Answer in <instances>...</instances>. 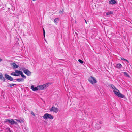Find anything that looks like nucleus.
<instances>
[{
  "label": "nucleus",
  "mask_w": 132,
  "mask_h": 132,
  "mask_svg": "<svg viewBox=\"0 0 132 132\" xmlns=\"http://www.w3.org/2000/svg\"><path fill=\"white\" fill-rule=\"evenodd\" d=\"M111 86L112 88L114 90H116L118 91L117 92L115 90L113 91V92L119 98H124L125 97V95L122 94L120 93L119 92V90L117 89L116 87L113 85L111 84Z\"/></svg>",
  "instance_id": "1"
},
{
  "label": "nucleus",
  "mask_w": 132,
  "mask_h": 132,
  "mask_svg": "<svg viewBox=\"0 0 132 132\" xmlns=\"http://www.w3.org/2000/svg\"><path fill=\"white\" fill-rule=\"evenodd\" d=\"M43 118L45 119H53V116L50 114L48 113L45 114L43 116Z\"/></svg>",
  "instance_id": "2"
},
{
  "label": "nucleus",
  "mask_w": 132,
  "mask_h": 132,
  "mask_svg": "<svg viewBox=\"0 0 132 132\" xmlns=\"http://www.w3.org/2000/svg\"><path fill=\"white\" fill-rule=\"evenodd\" d=\"M89 81L92 84H94L97 82L96 79L93 77L91 76L88 79Z\"/></svg>",
  "instance_id": "3"
},
{
  "label": "nucleus",
  "mask_w": 132,
  "mask_h": 132,
  "mask_svg": "<svg viewBox=\"0 0 132 132\" xmlns=\"http://www.w3.org/2000/svg\"><path fill=\"white\" fill-rule=\"evenodd\" d=\"M21 70L23 71L24 73L28 76H30L31 74V73L30 71L27 69H26L24 68H22Z\"/></svg>",
  "instance_id": "4"
},
{
  "label": "nucleus",
  "mask_w": 132,
  "mask_h": 132,
  "mask_svg": "<svg viewBox=\"0 0 132 132\" xmlns=\"http://www.w3.org/2000/svg\"><path fill=\"white\" fill-rule=\"evenodd\" d=\"M50 110L51 112H53L55 113H57L58 111V109L57 108L54 107H52L50 109Z\"/></svg>",
  "instance_id": "5"
},
{
  "label": "nucleus",
  "mask_w": 132,
  "mask_h": 132,
  "mask_svg": "<svg viewBox=\"0 0 132 132\" xmlns=\"http://www.w3.org/2000/svg\"><path fill=\"white\" fill-rule=\"evenodd\" d=\"M47 85L44 84L42 85H40L38 86L39 89L40 90H43L46 88Z\"/></svg>",
  "instance_id": "6"
},
{
  "label": "nucleus",
  "mask_w": 132,
  "mask_h": 132,
  "mask_svg": "<svg viewBox=\"0 0 132 132\" xmlns=\"http://www.w3.org/2000/svg\"><path fill=\"white\" fill-rule=\"evenodd\" d=\"M9 123L12 125L17 124V122L14 121L13 119H11V120H10Z\"/></svg>",
  "instance_id": "7"
},
{
  "label": "nucleus",
  "mask_w": 132,
  "mask_h": 132,
  "mask_svg": "<svg viewBox=\"0 0 132 132\" xmlns=\"http://www.w3.org/2000/svg\"><path fill=\"white\" fill-rule=\"evenodd\" d=\"M0 79L5 81V79L3 75L1 73H0Z\"/></svg>",
  "instance_id": "8"
},
{
  "label": "nucleus",
  "mask_w": 132,
  "mask_h": 132,
  "mask_svg": "<svg viewBox=\"0 0 132 132\" xmlns=\"http://www.w3.org/2000/svg\"><path fill=\"white\" fill-rule=\"evenodd\" d=\"M21 71L19 70H15V73L17 75H16L15 76H19L20 73Z\"/></svg>",
  "instance_id": "9"
},
{
  "label": "nucleus",
  "mask_w": 132,
  "mask_h": 132,
  "mask_svg": "<svg viewBox=\"0 0 132 132\" xmlns=\"http://www.w3.org/2000/svg\"><path fill=\"white\" fill-rule=\"evenodd\" d=\"M116 2L115 0H111L109 2V4H115L116 3Z\"/></svg>",
  "instance_id": "10"
},
{
  "label": "nucleus",
  "mask_w": 132,
  "mask_h": 132,
  "mask_svg": "<svg viewBox=\"0 0 132 132\" xmlns=\"http://www.w3.org/2000/svg\"><path fill=\"white\" fill-rule=\"evenodd\" d=\"M31 89L34 91H35L37 90L38 89L36 87H34V86L33 85H32L31 86Z\"/></svg>",
  "instance_id": "11"
},
{
  "label": "nucleus",
  "mask_w": 132,
  "mask_h": 132,
  "mask_svg": "<svg viewBox=\"0 0 132 132\" xmlns=\"http://www.w3.org/2000/svg\"><path fill=\"white\" fill-rule=\"evenodd\" d=\"M12 65L13 66L14 68H17L18 67V66L17 65L16 63H13L12 64Z\"/></svg>",
  "instance_id": "12"
},
{
  "label": "nucleus",
  "mask_w": 132,
  "mask_h": 132,
  "mask_svg": "<svg viewBox=\"0 0 132 132\" xmlns=\"http://www.w3.org/2000/svg\"><path fill=\"white\" fill-rule=\"evenodd\" d=\"M122 66V65L120 64H118L116 65L115 67L118 68H120Z\"/></svg>",
  "instance_id": "13"
},
{
  "label": "nucleus",
  "mask_w": 132,
  "mask_h": 132,
  "mask_svg": "<svg viewBox=\"0 0 132 132\" xmlns=\"http://www.w3.org/2000/svg\"><path fill=\"white\" fill-rule=\"evenodd\" d=\"M16 80L17 81L20 82L23 81L24 80L23 78H19L16 79Z\"/></svg>",
  "instance_id": "14"
},
{
  "label": "nucleus",
  "mask_w": 132,
  "mask_h": 132,
  "mask_svg": "<svg viewBox=\"0 0 132 132\" xmlns=\"http://www.w3.org/2000/svg\"><path fill=\"white\" fill-rule=\"evenodd\" d=\"M20 75H21V76L22 77H23V78H25V79L26 78V77L23 75V73L22 71H21Z\"/></svg>",
  "instance_id": "15"
},
{
  "label": "nucleus",
  "mask_w": 132,
  "mask_h": 132,
  "mask_svg": "<svg viewBox=\"0 0 132 132\" xmlns=\"http://www.w3.org/2000/svg\"><path fill=\"white\" fill-rule=\"evenodd\" d=\"M113 14V13L112 11H110L108 12H107L106 13L107 15H109L111 14Z\"/></svg>",
  "instance_id": "16"
},
{
  "label": "nucleus",
  "mask_w": 132,
  "mask_h": 132,
  "mask_svg": "<svg viewBox=\"0 0 132 132\" xmlns=\"http://www.w3.org/2000/svg\"><path fill=\"white\" fill-rule=\"evenodd\" d=\"M59 20L58 18H55L54 20V22L55 23H56V24H57V21Z\"/></svg>",
  "instance_id": "17"
},
{
  "label": "nucleus",
  "mask_w": 132,
  "mask_h": 132,
  "mask_svg": "<svg viewBox=\"0 0 132 132\" xmlns=\"http://www.w3.org/2000/svg\"><path fill=\"white\" fill-rule=\"evenodd\" d=\"M9 76H10L8 75L7 74H5V77L7 79H8Z\"/></svg>",
  "instance_id": "18"
},
{
  "label": "nucleus",
  "mask_w": 132,
  "mask_h": 132,
  "mask_svg": "<svg viewBox=\"0 0 132 132\" xmlns=\"http://www.w3.org/2000/svg\"><path fill=\"white\" fill-rule=\"evenodd\" d=\"M8 80H10L11 81H12L13 80V78L10 76H9V78Z\"/></svg>",
  "instance_id": "19"
},
{
  "label": "nucleus",
  "mask_w": 132,
  "mask_h": 132,
  "mask_svg": "<svg viewBox=\"0 0 132 132\" xmlns=\"http://www.w3.org/2000/svg\"><path fill=\"white\" fill-rule=\"evenodd\" d=\"M78 61L80 62V63H81V64H82L83 63V61H82V60H80V59H79L78 60Z\"/></svg>",
  "instance_id": "20"
},
{
  "label": "nucleus",
  "mask_w": 132,
  "mask_h": 132,
  "mask_svg": "<svg viewBox=\"0 0 132 132\" xmlns=\"http://www.w3.org/2000/svg\"><path fill=\"white\" fill-rule=\"evenodd\" d=\"M10 120L8 119H6L5 120L4 122H8L9 123Z\"/></svg>",
  "instance_id": "21"
},
{
  "label": "nucleus",
  "mask_w": 132,
  "mask_h": 132,
  "mask_svg": "<svg viewBox=\"0 0 132 132\" xmlns=\"http://www.w3.org/2000/svg\"><path fill=\"white\" fill-rule=\"evenodd\" d=\"M16 84H10L9 86L10 87H12L13 86L15 85Z\"/></svg>",
  "instance_id": "22"
},
{
  "label": "nucleus",
  "mask_w": 132,
  "mask_h": 132,
  "mask_svg": "<svg viewBox=\"0 0 132 132\" xmlns=\"http://www.w3.org/2000/svg\"><path fill=\"white\" fill-rule=\"evenodd\" d=\"M11 75H13V76H15L16 75H16V74L15 73V72L12 73H11Z\"/></svg>",
  "instance_id": "23"
},
{
  "label": "nucleus",
  "mask_w": 132,
  "mask_h": 132,
  "mask_svg": "<svg viewBox=\"0 0 132 132\" xmlns=\"http://www.w3.org/2000/svg\"><path fill=\"white\" fill-rule=\"evenodd\" d=\"M121 60H124V61H126L127 62H129V61L127 60L126 59H124V58H121Z\"/></svg>",
  "instance_id": "24"
},
{
  "label": "nucleus",
  "mask_w": 132,
  "mask_h": 132,
  "mask_svg": "<svg viewBox=\"0 0 132 132\" xmlns=\"http://www.w3.org/2000/svg\"><path fill=\"white\" fill-rule=\"evenodd\" d=\"M124 75L126 76L129 77V76L127 73L126 72H124Z\"/></svg>",
  "instance_id": "25"
},
{
  "label": "nucleus",
  "mask_w": 132,
  "mask_h": 132,
  "mask_svg": "<svg viewBox=\"0 0 132 132\" xmlns=\"http://www.w3.org/2000/svg\"><path fill=\"white\" fill-rule=\"evenodd\" d=\"M43 35H44V37H45V30H44V29H43Z\"/></svg>",
  "instance_id": "26"
},
{
  "label": "nucleus",
  "mask_w": 132,
  "mask_h": 132,
  "mask_svg": "<svg viewBox=\"0 0 132 132\" xmlns=\"http://www.w3.org/2000/svg\"><path fill=\"white\" fill-rule=\"evenodd\" d=\"M31 113L32 115H33L34 116H35V114H34L33 111L31 112Z\"/></svg>",
  "instance_id": "27"
},
{
  "label": "nucleus",
  "mask_w": 132,
  "mask_h": 132,
  "mask_svg": "<svg viewBox=\"0 0 132 132\" xmlns=\"http://www.w3.org/2000/svg\"><path fill=\"white\" fill-rule=\"evenodd\" d=\"M85 20V23H86V24H87V22H86V20Z\"/></svg>",
  "instance_id": "28"
},
{
  "label": "nucleus",
  "mask_w": 132,
  "mask_h": 132,
  "mask_svg": "<svg viewBox=\"0 0 132 132\" xmlns=\"http://www.w3.org/2000/svg\"><path fill=\"white\" fill-rule=\"evenodd\" d=\"M2 60L0 58V62Z\"/></svg>",
  "instance_id": "29"
}]
</instances>
